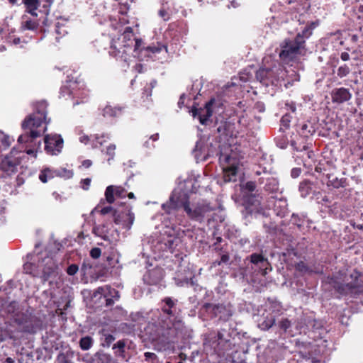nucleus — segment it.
Masks as SVG:
<instances>
[{
  "label": "nucleus",
  "instance_id": "nucleus-53",
  "mask_svg": "<svg viewBox=\"0 0 363 363\" xmlns=\"http://www.w3.org/2000/svg\"><path fill=\"white\" fill-rule=\"evenodd\" d=\"M340 59L342 62H347L350 60V55L347 52H342L340 55V58H335L332 63V67H336L340 62Z\"/></svg>",
  "mask_w": 363,
  "mask_h": 363
},
{
  "label": "nucleus",
  "instance_id": "nucleus-42",
  "mask_svg": "<svg viewBox=\"0 0 363 363\" xmlns=\"http://www.w3.org/2000/svg\"><path fill=\"white\" fill-rule=\"evenodd\" d=\"M109 139L110 136L108 134L95 135L91 140L92 147L94 148L99 147Z\"/></svg>",
  "mask_w": 363,
  "mask_h": 363
},
{
  "label": "nucleus",
  "instance_id": "nucleus-49",
  "mask_svg": "<svg viewBox=\"0 0 363 363\" xmlns=\"http://www.w3.org/2000/svg\"><path fill=\"white\" fill-rule=\"evenodd\" d=\"M55 177H64L65 179H69L72 178L73 176V172L65 168L55 169Z\"/></svg>",
  "mask_w": 363,
  "mask_h": 363
},
{
  "label": "nucleus",
  "instance_id": "nucleus-40",
  "mask_svg": "<svg viewBox=\"0 0 363 363\" xmlns=\"http://www.w3.org/2000/svg\"><path fill=\"white\" fill-rule=\"evenodd\" d=\"M241 190L243 194V196L248 195H257L256 184L255 182H247L245 184L241 186Z\"/></svg>",
  "mask_w": 363,
  "mask_h": 363
},
{
  "label": "nucleus",
  "instance_id": "nucleus-25",
  "mask_svg": "<svg viewBox=\"0 0 363 363\" xmlns=\"http://www.w3.org/2000/svg\"><path fill=\"white\" fill-rule=\"evenodd\" d=\"M43 321L36 318L31 317L28 320L24 319V333L34 334L42 328Z\"/></svg>",
  "mask_w": 363,
  "mask_h": 363
},
{
  "label": "nucleus",
  "instance_id": "nucleus-36",
  "mask_svg": "<svg viewBox=\"0 0 363 363\" xmlns=\"http://www.w3.org/2000/svg\"><path fill=\"white\" fill-rule=\"evenodd\" d=\"M57 266L54 263L47 264L43 270V279L44 281L48 280L50 277L57 274Z\"/></svg>",
  "mask_w": 363,
  "mask_h": 363
},
{
  "label": "nucleus",
  "instance_id": "nucleus-51",
  "mask_svg": "<svg viewBox=\"0 0 363 363\" xmlns=\"http://www.w3.org/2000/svg\"><path fill=\"white\" fill-rule=\"evenodd\" d=\"M292 118L293 117L289 112L285 113L281 117V121H280L281 126V128H284L285 129L289 128L290 127V123L291 121Z\"/></svg>",
  "mask_w": 363,
  "mask_h": 363
},
{
  "label": "nucleus",
  "instance_id": "nucleus-22",
  "mask_svg": "<svg viewBox=\"0 0 363 363\" xmlns=\"http://www.w3.org/2000/svg\"><path fill=\"white\" fill-rule=\"evenodd\" d=\"M127 190L121 186H108L105 191V200L109 204L114 202V195L118 198H125L126 196Z\"/></svg>",
  "mask_w": 363,
  "mask_h": 363
},
{
  "label": "nucleus",
  "instance_id": "nucleus-54",
  "mask_svg": "<svg viewBox=\"0 0 363 363\" xmlns=\"http://www.w3.org/2000/svg\"><path fill=\"white\" fill-rule=\"evenodd\" d=\"M39 25L38 21L36 19L33 20H28L26 19L24 23V30H35L38 28Z\"/></svg>",
  "mask_w": 363,
  "mask_h": 363
},
{
  "label": "nucleus",
  "instance_id": "nucleus-41",
  "mask_svg": "<svg viewBox=\"0 0 363 363\" xmlns=\"http://www.w3.org/2000/svg\"><path fill=\"white\" fill-rule=\"evenodd\" d=\"M104 203L105 200L101 199L97 206L92 210L91 213H99L101 215H106L112 211L114 212L113 207L111 206L103 207L102 206Z\"/></svg>",
  "mask_w": 363,
  "mask_h": 363
},
{
  "label": "nucleus",
  "instance_id": "nucleus-2",
  "mask_svg": "<svg viewBox=\"0 0 363 363\" xmlns=\"http://www.w3.org/2000/svg\"><path fill=\"white\" fill-rule=\"evenodd\" d=\"M178 300L172 297H165L160 302V310L157 311L160 315L157 320L151 323L145 328L146 334L150 340L161 348L166 347L178 337L183 328V323L175 320L177 311Z\"/></svg>",
  "mask_w": 363,
  "mask_h": 363
},
{
  "label": "nucleus",
  "instance_id": "nucleus-62",
  "mask_svg": "<svg viewBox=\"0 0 363 363\" xmlns=\"http://www.w3.org/2000/svg\"><path fill=\"white\" fill-rule=\"evenodd\" d=\"M101 251L99 247L92 248L90 251V256L94 259H97L101 256Z\"/></svg>",
  "mask_w": 363,
  "mask_h": 363
},
{
  "label": "nucleus",
  "instance_id": "nucleus-50",
  "mask_svg": "<svg viewBox=\"0 0 363 363\" xmlns=\"http://www.w3.org/2000/svg\"><path fill=\"white\" fill-rule=\"evenodd\" d=\"M236 233H238L239 235L238 236H232L230 235H229V238L231 239V240L235 244V245H239L240 247H243L245 246L247 243H249L250 241L247 238H239V236H240V233L238 231V230H235Z\"/></svg>",
  "mask_w": 363,
  "mask_h": 363
},
{
  "label": "nucleus",
  "instance_id": "nucleus-46",
  "mask_svg": "<svg viewBox=\"0 0 363 363\" xmlns=\"http://www.w3.org/2000/svg\"><path fill=\"white\" fill-rule=\"evenodd\" d=\"M55 169H52L50 168H45L39 174L40 180L45 183L48 179H52L55 177Z\"/></svg>",
  "mask_w": 363,
  "mask_h": 363
},
{
  "label": "nucleus",
  "instance_id": "nucleus-14",
  "mask_svg": "<svg viewBox=\"0 0 363 363\" xmlns=\"http://www.w3.org/2000/svg\"><path fill=\"white\" fill-rule=\"evenodd\" d=\"M267 206L272 208L277 216L284 217L288 213V203L282 194L272 195L267 201Z\"/></svg>",
  "mask_w": 363,
  "mask_h": 363
},
{
  "label": "nucleus",
  "instance_id": "nucleus-64",
  "mask_svg": "<svg viewBox=\"0 0 363 363\" xmlns=\"http://www.w3.org/2000/svg\"><path fill=\"white\" fill-rule=\"evenodd\" d=\"M301 169L300 168H293L291 171V176L292 178H297L300 176Z\"/></svg>",
  "mask_w": 363,
  "mask_h": 363
},
{
  "label": "nucleus",
  "instance_id": "nucleus-45",
  "mask_svg": "<svg viewBox=\"0 0 363 363\" xmlns=\"http://www.w3.org/2000/svg\"><path fill=\"white\" fill-rule=\"evenodd\" d=\"M125 342L123 340H119L113 346V350L116 356L125 359Z\"/></svg>",
  "mask_w": 363,
  "mask_h": 363
},
{
  "label": "nucleus",
  "instance_id": "nucleus-5",
  "mask_svg": "<svg viewBox=\"0 0 363 363\" xmlns=\"http://www.w3.org/2000/svg\"><path fill=\"white\" fill-rule=\"evenodd\" d=\"M142 40L133 38V32L131 27H126L123 32L121 36L117 40L112 39L108 51L110 55L116 58H121L126 61L128 50L130 49L133 46L134 57H139L138 52L141 51L140 49Z\"/></svg>",
  "mask_w": 363,
  "mask_h": 363
},
{
  "label": "nucleus",
  "instance_id": "nucleus-38",
  "mask_svg": "<svg viewBox=\"0 0 363 363\" xmlns=\"http://www.w3.org/2000/svg\"><path fill=\"white\" fill-rule=\"evenodd\" d=\"M121 112V108H113L110 105H107L102 110V115L104 118H111L118 116Z\"/></svg>",
  "mask_w": 363,
  "mask_h": 363
},
{
  "label": "nucleus",
  "instance_id": "nucleus-4",
  "mask_svg": "<svg viewBox=\"0 0 363 363\" xmlns=\"http://www.w3.org/2000/svg\"><path fill=\"white\" fill-rule=\"evenodd\" d=\"M326 282L342 296L357 297L363 294V274L357 270L345 275L342 281L337 277H328Z\"/></svg>",
  "mask_w": 363,
  "mask_h": 363
},
{
  "label": "nucleus",
  "instance_id": "nucleus-19",
  "mask_svg": "<svg viewBox=\"0 0 363 363\" xmlns=\"http://www.w3.org/2000/svg\"><path fill=\"white\" fill-rule=\"evenodd\" d=\"M113 220L116 225H121L123 229L130 230L135 220V215L130 210L118 213L114 211Z\"/></svg>",
  "mask_w": 363,
  "mask_h": 363
},
{
  "label": "nucleus",
  "instance_id": "nucleus-21",
  "mask_svg": "<svg viewBox=\"0 0 363 363\" xmlns=\"http://www.w3.org/2000/svg\"><path fill=\"white\" fill-rule=\"evenodd\" d=\"M208 142L203 139H200L196 142L192 153L197 162L206 161L208 158L212 157V152H208Z\"/></svg>",
  "mask_w": 363,
  "mask_h": 363
},
{
  "label": "nucleus",
  "instance_id": "nucleus-52",
  "mask_svg": "<svg viewBox=\"0 0 363 363\" xmlns=\"http://www.w3.org/2000/svg\"><path fill=\"white\" fill-rule=\"evenodd\" d=\"M291 224L296 225L298 229L304 224V219L296 214L293 213L290 220Z\"/></svg>",
  "mask_w": 363,
  "mask_h": 363
},
{
  "label": "nucleus",
  "instance_id": "nucleus-6",
  "mask_svg": "<svg viewBox=\"0 0 363 363\" xmlns=\"http://www.w3.org/2000/svg\"><path fill=\"white\" fill-rule=\"evenodd\" d=\"M298 38H286L280 44L281 51L279 56L281 60L286 64L296 61L299 56L304 55L306 51L303 41Z\"/></svg>",
  "mask_w": 363,
  "mask_h": 363
},
{
  "label": "nucleus",
  "instance_id": "nucleus-60",
  "mask_svg": "<svg viewBox=\"0 0 363 363\" xmlns=\"http://www.w3.org/2000/svg\"><path fill=\"white\" fill-rule=\"evenodd\" d=\"M115 340V337L113 335L111 334H105L104 335V340L102 343L103 346L109 347L111 343Z\"/></svg>",
  "mask_w": 363,
  "mask_h": 363
},
{
  "label": "nucleus",
  "instance_id": "nucleus-29",
  "mask_svg": "<svg viewBox=\"0 0 363 363\" xmlns=\"http://www.w3.org/2000/svg\"><path fill=\"white\" fill-rule=\"evenodd\" d=\"M230 340V333L225 330H220L217 334L218 345L220 346L222 350H225L229 347V342Z\"/></svg>",
  "mask_w": 363,
  "mask_h": 363
},
{
  "label": "nucleus",
  "instance_id": "nucleus-16",
  "mask_svg": "<svg viewBox=\"0 0 363 363\" xmlns=\"http://www.w3.org/2000/svg\"><path fill=\"white\" fill-rule=\"evenodd\" d=\"M277 325L283 332L288 333L292 336L301 334V329L304 328V325H301V317L294 323L289 318H282L278 321Z\"/></svg>",
  "mask_w": 363,
  "mask_h": 363
},
{
  "label": "nucleus",
  "instance_id": "nucleus-28",
  "mask_svg": "<svg viewBox=\"0 0 363 363\" xmlns=\"http://www.w3.org/2000/svg\"><path fill=\"white\" fill-rule=\"evenodd\" d=\"M275 323V317L272 314L264 315L258 320V326L261 330H267Z\"/></svg>",
  "mask_w": 363,
  "mask_h": 363
},
{
  "label": "nucleus",
  "instance_id": "nucleus-23",
  "mask_svg": "<svg viewBox=\"0 0 363 363\" xmlns=\"http://www.w3.org/2000/svg\"><path fill=\"white\" fill-rule=\"evenodd\" d=\"M331 98L333 103L342 104L350 100L352 94L347 88H335L331 92Z\"/></svg>",
  "mask_w": 363,
  "mask_h": 363
},
{
  "label": "nucleus",
  "instance_id": "nucleus-55",
  "mask_svg": "<svg viewBox=\"0 0 363 363\" xmlns=\"http://www.w3.org/2000/svg\"><path fill=\"white\" fill-rule=\"evenodd\" d=\"M158 139H159L158 133H155V134L151 135L150 137L149 140H147V141H145L144 143V147H145L146 148H149V149L155 147V145L153 144V143L157 141Z\"/></svg>",
  "mask_w": 363,
  "mask_h": 363
},
{
  "label": "nucleus",
  "instance_id": "nucleus-37",
  "mask_svg": "<svg viewBox=\"0 0 363 363\" xmlns=\"http://www.w3.org/2000/svg\"><path fill=\"white\" fill-rule=\"evenodd\" d=\"M334 68L335 67H333V72L336 73L337 77L340 79L347 77L351 72L350 67L346 63L338 66L336 70H335Z\"/></svg>",
  "mask_w": 363,
  "mask_h": 363
},
{
  "label": "nucleus",
  "instance_id": "nucleus-63",
  "mask_svg": "<svg viewBox=\"0 0 363 363\" xmlns=\"http://www.w3.org/2000/svg\"><path fill=\"white\" fill-rule=\"evenodd\" d=\"M286 108L287 109L288 111L290 112V113H296V104L293 101H291V102H287L286 104Z\"/></svg>",
  "mask_w": 363,
  "mask_h": 363
},
{
  "label": "nucleus",
  "instance_id": "nucleus-15",
  "mask_svg": "<svg viewBox=\"0 0 363 363\" xmlns=\"http://www.w3.org/2000/svg\"><path fill=\"white\" fill-rule=\"evenodd\" d=\"M249 259L252 264V269L257 271L262 275H265L267 274L268 270H272L267 259L264 258L262 254L253 253L249 257Z\"/></svg>",
  "mask_w": 363,
  "mask_h": 363
},
{
  "label": "nucleus",
  "instance_id": "nucleus-10",
  "mask_svg": "<svg viewBox=\"0 0 363 363\" xmlns=\"http://www.w3.org/2000/svg\"><path fill=\"white\" fill-rule=\"evenodd\" d=\"M23 159L22 147H14L9 155L6 156L0 163V170L7 175H10L17 170V167L21 163Z\"/></svg>",
  "mask_w": 363,
  "mask_h": 363
},
{
  "label": "nucleus",
  "instance_id": "nucleus-61",
  "mask_svg": "<svg viewBox=\"0 0 363 363\" xmlns=\"http://www.w3.org/2000/svg\"><path fill=\"white\" fill-rule=\"evenodd\" d=\"M79 267L77 264H73L69 265L67 269V273L70 275L73 276L78 272Z\"/></svg>",
  "mask_w": 363,
  "mask_h": 363
},
{
  "label": "nucleus",
  "instance_id": "nucleus-58",
  "mask_svg": "<svg viewBox=\"0 0 363 363\" xmlns=\"http://www.w3.org/2000/svg\"><path fill=\"white\" fill-rule=\"evenodd\" d=\"M99 360L101 363H116L114 359L110 355L103 354L99 357Z\"/></svg>",
  "mask_w": 363,
  "mask_h": 363
},
{
  "label": "nucleus",
  "instance_id": "nucleus-7",
  "mask_svg": "<svg viewBox=\"0 0 363 363\" xmlns=\"http://www.w3.org/2000/svg\"><path fill=\"white\" fill-rule=\"evenodd\" d=\"M60 97H65L66 99L67 96L73 99V106H76L84 103L87 99L89 91L86 89L84 82L67 79L65 84L60 89Z\"/></svg>",
  "mask_w": 363,
  "mask_h": 363
},
{
  "label": "nucleus",
  "instance_id": "nucleus-18",
  "mask_svg": "<svg viewBox=\"0 0 363 363\" xmlns=\"http://www.w3.org/2000/svg\"><path fill=\"white\" fill-rule=\"evenodd\" d=\"M214 101L215 99H211L203 108H197L193 106L191 111L192 116L197 117L201 124L206 125L213 114L212 106Z\"/></svg>",
  "mask_w": 363,
  "mask_h": 363
},
{
  "label": "nucleus",
  "instance_id": "nucleus-20",
  "mask_svg": "<svg viewBox=\"0 0 363 363\" xmlns=\"http://www.w3.org/2000/svg\"><path fill=\"white\" fill-rule=\"evenodd\" d=\"M180 242L178 238L167 236L166 238H163L161 240L157 241V244L155 245V250L159 252H170L173 253L178 245V243Z\"/></svg>",
  "mask_w": 363,
  "mask_h": 363
},
{
  "label": "nucleus",
  "instance_id": "nucleus-12",
  "mask_svg": "<svg viewBox=\"0 0 363 363\" xmlns=\"http://www.w3.org/2000/svg\"><path fill=\"white\" fill-rule=\"evenodd\" d=\"M255 174L261 176L258 182L260 184H264L263 188L266 192L272 195H277L282 193L279 189V183L277 178L269 172H267L265 168L263 169L262 172L256 171Z\"/></svg>",
  "mask_w": 363,
  "mask_h": 363
},
{
  "label": "nucleus",
  "instance_id": "nucleus-11",
  "mask_svg": "<svg viewBox=\"0 0 363 363\" xmlns=\"http://www.w3.org/2000/svg\"><path fill=\"white\" fill-rule=\"evenodd\" d=\"M203 308L206 311L213 314V316L218 318L220 320L226 322L228 321L233 315V307L230 303H219L213 304L211 303H206Z\"/></svg>",
  "mask_w": 363,
  "mask_h": 363
},
{
  "label": "nucleus",
  "instance_id": "nucleus-13",
  "mask_svg": "<svg viewBox=\"0 0 363 363\" xmlns=\"http://www.w3.org/2000/svg\"><path fill=\"white\" fill-rule=\"evenodd\" d=\"M17 303L11 301L8 303V301L0 298V313H4L10 315V324L21 326L23 324V313L18 311L17 308Z\"/></svg>",
  "mask_w": 363,
  "mask_h": 363
},
{
  "label": "nucleus",
  "instance_id": "nucleus-30",
  "mask_svg": "<svg viewBox=\"0 0 363 363\" xmlns=\"http://www.w3.org/2000/svg\"><path fill=\"white\" fill-rule=\"evenodd\" d=\"M328 182L327 186L328 187H333L334 189H339L340 187H345L346 186V179L345 178H337L333 174H327Z\"/></svg>",
  "mask_w": 363,
  "mask_h": 363
},
{
  "label": "nucleus",
  "instance_id": "nucleus-59",
  "mask_svg": "<svg viewBox=\"0 0 363 363\" xmlns=\"http://www.w3.org/2000/svg\"><path fill=\"white\" fill-rule=\"evenodd\" d=\"M0 141L3 145L9 147L10 145V138L6 135L3 131L0 130Z\"/></svg>",
  "mask_w": 363,
  "mask_h": 363
},
{
  "label": "nucleus",
  "instance_id": "nucleus-31",
  "mask_svg": "<svg viewBox=\"0 0 363 363\" xmlns=\"http://www.w3.org/2000/svg\"><path fill=\"white\" fill-rule=\"evenodd\" d=\"M238 167L233 164L223 168V180L225 182H235L237 179Z\"/></svg>",
  "mask_w": 363,
  "mask_h": 363
},
{
  "label": "nucleus",
  "instance_id": "nucleus-8",
  "mask_svg": "<svg viewBox=\"0 0 363 363\" xmlns=\"http://www.w3.org/2000/svg\"><path fill=\"white\" fill-rule=\"evenodd\" d=\"M287 72L281 65L273 66L272 68H260L256 72V78L263 85L282 86V82L285 81Z\"/></svg>",
  "mask_w": 363,
  "mask_h": 363
},
{
  "label": "nucleus",
  "instance_id": "nucleus-44",
  "mask_svg": "<svg viewBox=\"0 0 363 363\" xmlns=\"http://www.w3.org/2000/svg\"><path fill=\"white\" fill-rule=\"evenodd\" d=\"M315 132L314 126L311 123H304L301 125L299 133L304 138H308Z\"/></svg>",
  "mask_w": 363,
  "mask_h": 363
},
{
  "label": "nucleus",
  "instance_id": "nucleus-32",
  "mask_svg": "<svg viewBox=\"0 0 363 363\" xmlns=\"http://www.w3.org/2000/svg\"><path fill=\"white\" fill-rule=\"evenodd\" d=\"M313 188L314 184L312 182L308 179L302 181L299 184L298 186V191L300 192L301 197L306 198V196L310 195V194H311L313 191Z\"/></svg>",
  "mask_w": 363,
  "mask_h": 363
},
{
  "label": "nucleus",
  "instance_id": "nucleus-26",
  "mask_svg": "<svg viewBox=\"0 0 363 363\" xmlns=\"http://www.w3.org/2000/svg\"><path fill=\"white\" fill-rule=\"evenodd\" d=\"M318 26V22H311L310 23H308L306 25V26L303 28V29L298 32L296 35V36L294 38H298L300 37V40L298 41H303V46L306 48V39L309 38L310 36L313 33V30Z\"/></svg>",
  "mask_w": 363,
  "mask_h": 363
},
{
  "label": "nucleus",
  "instance_id": "nucleus-35",
  "mask_svg": "<svg viewBox=\"0 0 363 363\" xmlns=\"http://www.w3.org/2000/svg\"><path fill=\"white\" fill-rule=\"evenodd\" d=\"M74 352L71 350L61 352L57 357V361L58 363H73L72 359L74 357Z\"/></svg>",
  "mask_w": 363,
  "mask_h": 363
},
{
  "label": "nucleus",
  "instance_id": "nucleus-1",
  "mask_svg": "<svg viewBox=\"0 0 363 363\" xmlns=\"http://www.w3.org/2000/svg\"><path fill=\"white\" fill-rule=\"evenodd\" d=\"M33 113L24 120V152L36 158L40 152L42 141L44 140L45 150L50 155H59L63 147V139L60 135H46L47 124L50 119L47 120L48 103L45 100L32 104Z\"/></svg>",
  "mask_w": 363,
  "mask_h": 363
},
{
  "label": "nucleus",
  "instance_id": "nucleus-48",
  "mask_svg": "<svg viewBox=\"0 0 363 363\" xmlns=\"http://www.w3.org/2000/svg\"><path fill=\"white\" fill-rule=\"evenodd\" d=\"M116 145L114 144H110L108 146L106 147L105 150H102L101 152L104 154H106L107 156H108L107 161L108 164H111V162L113 160L115 157V150H116Z\"/></svg>",
  "mask_w": 363,
  "mask_h": 363
},
{
  "label": "nucleus",
  "instance_id": "nucleus-24",
  "mask_svg": "<svg viewBox=\"0 0 363 363\" xmlns=\"http://www.w3.org/2000/svg\"><path fill=\"white\" fill-rule=\"evenodd\" d=\"M162 277L161 269H153L144 274L143 280L148 285H156L160 283Z\"/></svg>",
  "mask_w": 363,
  "mask_h": 363
},
{
  "label": "nucleus",
  "instance_id": "nucleus-17",
  "mask_svg": "<svg viewBox=\"0 0 363 363\" xmlns=\"http://www.w3.org/2000/svg\"><path fill=\"white\" fill-rule=\"evenodd\" d=\"M97 295H100V298L101 296L104 298L106 306H112L120 297L119 292L108 285L97 288L94 293V296L96 297Z\"/></svg>",
  "mask_w": 363,
  "mask_h": 363
},
{
  "label": "nucleus",
  "instance_id": "nucleus-57",
  "mask_svg": "<svg viewBox=\"0 0 363 363\" xmlns=\"http://www.w3.org/2000/svg\"><path fill=\"white\" fill-rule=\"evenodd\" d=\"M162 49H165L167 52V48L166 45L158 44L157 45L148 46L146 50L150 51L152 53H159Z\"/></svg>",
  "mask_w": 363,
  "mask_h": 363
},
{
  "label": "nucleus",
  "instance_id": "nucleus-27",
  "mask_svg": "<svg viewBox=\"0 0 363 363\" xmlns=\"http://www.w3.org/2000/svg\"><path fill=\"white\" fill-rule=\"evenodd\" d=\"M110 26L113 28V30L121 31V28L129 23L128 17L125 14L121 13L116 18H110Z\"/></svg>",
  "mask_w": 363,
  "mask_h": 363
},
{
  "label": "nucleus",
  "instance_id": "nucleus-33",
  "mask_svg": "<svg viewBox=\"0 0 363 363\" xmlns=\"http://www.w3.org/2000/svg\"><path fill=\"white\" fill-rule=\"evenodd\" d=\"M287 75L285 76V81L282 82V84L286 87L289 88L294 85L295 82H299L300 76L299 74L293 69L287 70Z\"/></svg>",
  "mask_w": 363,
  "mask_h": 363
},
{
  "label": "nucleus",
  "instance_id": "nucleus-3",
  "mask_svg": "<svg viewBox=\"0 0 363 363\" xmlns=\"http://www.w3.org/2000/svg\"><path fill=\"white\" fill-rule=\"evenodd\" d=\"M182 207L187 216L193 220L202 223L215 210L206 200L191 203L188 194L182 190L174 189L169 200L162 205V210L168 215L174 213Z\"/></svg>",
  "mask_w": 363,
  "mask_h": 363
},
{
  "label": "nucleus",
  "instance_id": "nucleus-56",
  "mask_svg": "<svg viewBox=\"0 0 363 363\" xmlns=\"http://www.w3.org/2000/svg\"><path fill=\"white\" fill-rule=\"evenodd\" d=\"M282 306L280 302L272 301L270 305V311L275 314H280L281 312Z\"/></svg>",
  "mask_w": 363,
  "mask_h": 363
},
{
  "label": "nucleus",
  "instance_id": "nucleus-39",
  "mask_svg": "<svg viewBox=\"0 0 363 363\" xmlns=\"http://www.w3.org/2000/svg\"><path fill=\"white\" fill-rule=\"evenodd\" d=\"M244 202L248 207L253 206L255 208H257L260 205V196L259 194L257 195H248L243 196Z\"/></svg>",
  "mask_w": 363,
  "mask_h": 363
},
{
  "label": "nucleus",
  "instance_id": "nucleus-34",
  "mask_svg": "<svg viewBox=\"0 0 363 363\" xmlns=\"http://www.w3.org/2000/svg\"><path fill=\"white\" fill-rule=\"evenodd\" d=\"M43 0H24V5L26 7V11L33 16H37L35 11Z\"/></svg>",
  "mask_w": 363,
  "mask_h": 363
},
{
  "label": "nucleus",
  "instance_id": "nucleus-9",
  "mask_svg": "<svg viewBox=\"0 0 363 363\" xmlns=\"http://www.w3.org/2000/svg\"><path fill=\"white\" fill-rule=\"evenodd\" d=\"M301 325H304L301 329L302 333H308V337L314 340L322 339L326 333L322 321L316 320L313 313L301 316Z\"/></svg>",
  "mask_w": 363,
  "mask_h": 363
},
{
  "label": "nucleus",
  "instance_id": "nucleus-47",
  "mask_svg": "<svg viewBox=\"0 0 363 363\" xmlns=\"http://www.w3.org/2000/svg\"><path fill=\"white\" fill-rule=\"evenodd\" d=\"M93 345V339L90 336H85L80 339L79 346L82 350H88Z\"/></svg>",
  "mask_w": 363,
  "mask_h": 363
},
{
  "label": "nucleus",
  "instance_id": "nucleus-43",
  "mask_svg": "<svg viewBox=\"0 0 363 363\" xmlns=\"http://www.w3.org/2000/svg\"><path fill=\"white\" fill-rule=\"evenodd\" d=\"M93 233L98 237H101L105 240H108V228L104 224L96 225L93 228Z\"/></svg>",
  "mask_w": 363,
  "mask_h": 363
}]
</instances>
